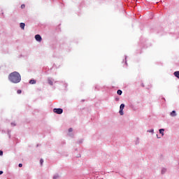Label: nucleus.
<instances>
[{"label": "nucleus", "mask_w": 179, "mask_h": 179, "mask_svg": "<svg viewBox=\"0 0 179 179\" xmlns=\"http://www.w3.org/2000/svg\"><path fill=\"white\" fill-rule=\"evenodd\" d=\"M18 166H19V167H23V164H19Z\"/></svg>", "instance_id": "nucleus-21"}, {"label": "nucleus", "mask_w": 179, "mask_h": 179, "mask_svg": "<svg viewBox=\"0 0 179 179\" xmlns=\"http://www.w3.org/2000/svg\"><path fill=\"white\" fill-rule=\"evenodd\" d=\"M171 117H176L177 115V113H176V110H173L171 113H170Z\"/></svg>", "instance_id": "nucleus-4"}, {"label": "nucleus", "mask_w": 179, "mask_h": 179, "mask_svg": "<svg viewBox=\"0 0 179 179\" xmlns=\"http://www.w3.org/2000/svg\"><path fill=\"white\" fill-rule=\"evenodd\" d=\"M35 39L36 40V41H41V40H43V39L41 38V36H40V35H38V34H37V35L35 36Z\"/></svg>", "instance_id": "nucleus-3"}, {"label": "nucleus", "mask_w": 179, "mask_h": 179, "mask_svg": "<svg viewBox=\"0 0 179 179\" xmlns=\"http://www.w3.org/2000/svg\"><path fill=\"white\" fill-rule=\"evenodd\" d=\"M72 131H73L72 128L69 129V132H72Z\"/></svg>", "instance_id": "nucleus-18"}, {"label": "nucleus", "mask_w": 179, "mask_h": 179, "mask_svg": "<svg viewBox=\"0 0 179 179\" xmlns=\"http://www.w3.org/2000/svg\"><path fill=\"white\" fill-rule=\"evenodd\" d=\"M8 79L12 83H19L22 80V76H20V73H17V71H14L10 73Z\"/></svg>", "instance_id": "nucleus-1"}, {"label": "nucleus", "mask_w": 179, "mask_h": 179, "mask_svg": "<svg viewBox=\"0 0 179 179\" xmlns=\"http://www.w3.org/2000/svg\"><path fill=\"white\" fill-rule=\"evenodd\" d=\"M53 111L56 114H62V113H64V110H62V108H54Z\"/></svg>", "instance_id": "nucleus-2"}, {"label": "nucleus", "mask_w": 179, "mask_h": 179, "mask_svg": "<svg viewBox=\"0 0 179 179\" xmlns=\"http://www.w3.org/2000/svg\"><path fill=\"white\" fill-rule=\"evenodd\" d=\"M2 174H3V171H0V176L2 175Z\"/></svg>", "instance_id": "nucleus-22"}, {"label": "nucleus", "mask_w": 179, "mask_h": 179, "mask_svg": "<svg viewBox=\"0 0 179 179\" xmlns=\"http://www.w3.org/2000/svg\"><path fill=\"white\" fill-rule=\"evenodd\" d=\"M166 171H167V169L166 168H162V174H164V173H166Z\"/></svg>", "instance_id": "nucleus-11"}, {"label": "nucleus", "mask_w": 179, "mask_h": 179, "mask_svg": "<svg viewBox=\"0 0 179 179\" xmlns=\"http://www.w3.org/2000/svg\"><path fill=\"white\" fill-rule=\"evenodd\" d=\"M29 83L30 85H36V80H30Z\"/></svg>", "instance_id": "nucleus-8"}, {"label": "nucleus", "mask_w": 179, "mask_h": 179, "mask_svg": "<svg viewBox=\"0 0 179 179\" xmlns=\"http://www.w3.org/2000/svg\"><path fill=\"white\" fill-rule=\"evenodd\" d=\"M125 64H127V62H125Z\"/></svg>", "instance_id": "nucleus-24"}, {"label": "nucleus", "mask_w": 179, "mask_h": 179, "mask_svg": "<svg viewBox=\"0 0 179 179\" xmlns=\"http://www.w3.org/2000/svg\"><path fill=\"white\" fill-rule=\"evenodd\" d=\"M11 125H12L13 127H15V126H16V124H15V123H13V122L11 123Z\"/></svg>", "instance_id": "nucleus-20"}, {"label": "nucleus", "mask_w": 179, "mask_h": 179, "mask_svg": "<svg viewBox=\"0 0 179 179\" xmlns=\"http://www.w3.org/2000/svg\"><path fill=\"white\" fill-rule=\"evenodd\" d=\"M3 155V152L2 150H0V156H2Z\"/></svg>", "instance_id": "nucleus-19"}, {"label": "nucleus", "mask_w": 179, "mask_h": 179, "mask_svg": "<svg viewBox=\"0 0 179 179\" xmlns=\"http://www.w3.org/2000/svg\"><path fill=\"white\" fill-rule=\"evenodd\" d=\"M48 82L50 86H52L54 85V83L52 82V80L51 78H48Z\"/></svg>", "instance_id": "nucleus-6"}, {"label": "nucleus", "mask_w": 179, "mask_h": 179, "mask_svg": "<svg viewBox=\"0 0 179 179\" xmlns=\"http://www.w3.org/2000/svg\"><path fill=\"white\" fill-rule=\"evenodd\" d=\"M119 113L120 114V115H124V110L120 109Z\"/></svg>", "instance_id": "nucleus-13"}, {"label": "nucleus", "mask_w": 179, "mask_h": 179, "mask_svg": "<svg viewBox=\"0 0 179 179\" xmlns=\"http://www.w3.org/2000/svg\"><path fill=\"white\" fill-rule=\"evenodd\" d=\"M58 178H59V174L54 175L53 179H58Z\"/></svg>", "instance_id": "nucleus-12"}, {"label": "nucleus", "mask_w": 179, "mask_h": 179, "mask_svg": "<svg viewBox=\"0 0 179 179\" xmlns=\"http://www.w3.org/2000/svg\"><path fill=\"white\" fill-rule=\"evenodd\" d=\"M25 6H25L24 4H22V5H21V8H22V9H24Z\"/></svg>", "instance_id": "nucleus-17"}, {"label": "nucleus", "mask_w": 179, "mask_h": 179, "mask_svg": "<svg viewBox=\"0 0 179 179\" xmlns=\"http://www.w3.org/2000/svg\"><path fill=\"white\" fill-rule=\"evenodd\" d=\"M44 163V160L43 159H41L40 164L41 166H43V164Z\"/></svg>", "instance_id": "nucleus-15"}, {"label": "nucleus", "mask_w": 179, "mask_h": 179, "mask_svg": "<svg viewBox=\"0 0 179 179\" xmlns=\"http://www.w3.org/2000/svg\"><path fill=\"white\" fill-rule=\"evenodd\" d=\"M148 132H150L151 134H153L155 132V130L153 129L148 130Z\"/></svg>", "instance_id": "nucleus-14"}, {"label": "nucleus", "mask_w": 179, "mask_h": 179, "mask_svg": "<svg viewBox=\"0 0 179 179\" xmlns=\"http://www.w3.org/2000/svg\"><path fill=\"white\" fill-rule=\"evenodd\" d=\"M136 143H139V140L137 141Z\"/></svg>", "instance_id": "nucleus-23"}, {"label": "nucleus", "mask_w": 179, "mask_h": 179, "mask_svg": "<svg viewBox=\"0 0 179 179\" xmlns=\"http://www.w3.org/2000/svg\"><path fill=\"white\" fill-rule=\"evenodd\" d=\"M17 94H20V93H22V90H18L17 91Z\"/></svg>", "instance_id": "nucleus-16"}, {"label": "nucleus", "mask_w": 179, "mask_h": 179, "mask_svg": "<svg viewBox=\"0 0 179 179\" xmlns=\"http://www.w3.org/2000/svg\"><path fill=\"white\" fill-rule=\"evenodd\" d=\"M159 134H162V136H164V129H159Z\"/></svg>", "instance_id": "nucleus-7"}, {"label": "nucleus", "mask_w": 179, "mask_h": 179, "mask_svg": "<svg viewBox=\"0 0 179 179\" xmlns=\"http://www.w3.org/2000/svg\"><path fill=\"white\" fill-rule=\"evenodd\" d=\"M24 26H26V24L23 22H21L20 24V27L22 29V30H24Z\"/></svg>", "instance_id": "nucleus-5"}, {"label": "nucleus", "mask_w": 179, "mask_h": 179, "mask_svg": "<svg viewBox=\"0 0 179 179\" xmlns=\"http://www.w3.org/2000/svg\"><path fill=\"white\" fill-rule=\"evenodd\" d=\"M117 94H118L119 96H121V94H122V91L121 90H118L117 91Z\"/></svg>", "instance_id": "nucleus-10"}, {"label": "nucleus", "mask_w": 179, "mask_h": 179, "mask_svg": "<svg viewBox=\"0 0 179 179\" xmlns=\"http://www.w3.org/2000/svg\"><path fill=\"white\" fill-rule=\"evenodd\" d=\"M125 108V104L124 103H122L120 106V110H124V108Z\"/></svg>", "instance_id": "nucleus-9"}]
</instances>
